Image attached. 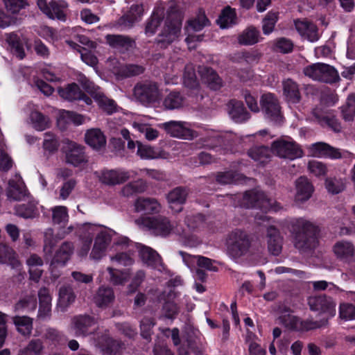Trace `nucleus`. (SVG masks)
Returning <instances> with one entry per match:
<instances>
[{
	"instance_id": "nucleus-36",
	"label": "nucleus",
	"mask_w": 355,
	"mask_h": 355,
	"mask_svg": "<svg viewBox=\"0 0 355 355\" xmlns=\"http://www.w3.org/2000/svg\"><path fill=\"white\" fill-rule=\"evenodd\" d=\"M313 116L315 120L322 126H328L337 132L341 130V125L334 116L331 114L322 115L317 110L313 111Z\"/></svg>"
},
{
	"instance_id": "nucleus-44",
	"label": "nucleus",
	"mask_w": 355,
	"mask_h": 355,
	"mask_svg": "<svg viewBox=\"0 0 355 355\" xmlns=\"http://www.w3.org/2000/svg\"><path fill=\"white\" fill-rule=\"evenodd\" d=\"M71 122L76 125L82 124L83 122V116L73 112L62 111L58 119V124L60 128H65V125Z\"/></svg>"
},
{
	"instance_id": "nucleus-25",
	"label": "nucleus",
	"mask_w": 355,
	"mask_h": 355,
	"mask_svg": "<svg viewBox=\"0 0 355 355\" xmlns=\"http://www.w3.org/2000/svg\"><path fill=\"white\" fill-rule=\"evenodd\" d=\"M268 249L273 255H278L282 249V237L279 231L274 226H269L266 232Z\"/></svg>"
},
{
	"instance_id": "nucleus-9",
	"label": "nucleus",
	"mask_w": 355,
	"mask_h": 355,
	"mask_svg": "<svg viewBox=\"0 0 355 355\" xmlns=\"http://www.w3.org/2000/svg\"><path fill=\"white\" fill-rule=\"evenodd\" d=\"M273 154L283 159L293 160L303 155V151L300 146L291 139H279L274 141L271 145Z\"/></svg>"
},
{
	"instance_id": "nucleus-27",
	"label": "nucleus",
	"mask_w": 355,
	"mask_h": 355,
	"mask_svg": "<svg viewBox=\"0 0 355 355\" xmlns=\"http://www.w3.org/2000/svg\"><path fill=\"white\" fill-rule=\"evenodd\" d=\"M130 175L128 171L120 170H106L102 172L101 180L103 183L108 185L121 184L128 179Z\"/></svg>"
},
{
	"instance_id": "nucleus-11",
	"label": "nucleus",
	"mask_w": 355,
	"mask_h": 355,
	"mask_svg": "<svg viewBox=\"0 0 355 355\" xmlns=\"http://www.w3.org/2000/svg\"><path fill=\"white\" fill-rule=\"evenodd\" d=\"M308 304L311 311L323 314L322 318L329 320L336 313V302L325 295L309 297Z\"/></svg>"
},
{
	"instance_id": "nucleus-17",
	"label": "nucleus",
	"mask_w": 355,
	"mask_h": 355,
	"mask_svg": "<svg viewBox=\"0 0 355 355\" xmlns=\"http://www.w3.org/2000/svg\"><path fill=\"white\" fill-rule=\"evenodd\" d=\"M96 323L95 318L88 315H79L71 320V329L76 336L85 337L92 334L90 328Z\"/></svg>"
},
{
	"instance_id": "nucleus-35",
	"label": "nucleus",
	"mask_w": 355,
	"mask_h": 355,
	"mask_svg": "<svg viewBox=\"0 0 355 355\" xmlns=\"http://www.w3.org/2000/svg\"><path fill=\"white\" fill-rule=\"evenodd\" d=\"M37 202L29 200L27 204H21L15 207V214L19 217L28 219L38 216L39 211L37 207Z\"/></svg>"
},
{
	"instance_id": "nucleus-62",
	"label": "nucleus",
	"mask_w": 355,
	"mask_h": 355,
	"mask_svg": "<svg viewBox=\"0 0 355 355\" xmlns=\"http://www.w3.org/2000/svg\"><path fill=\"white\" fill-rule=\"evenodd\" d=\"M112 232L111 230H101L96 236L94 244L107 250L112 240Z\"/></svg>"
},
{
	"instance_id": "nucleus-4",
	"label": "nucleus",
	"mask_w": 355,
	"mask_h": 355,
	"mask_svg": "<svg viewBox=\"0 0 355 355\" xmlns=\"http://www.w3.org/2000/svg\"><path fill=\"white\" fill-rule=\"evenodd\" d=\"M304 74L313 80L327 84L337 83L340 80L338 71L324 63H315L308 65L303 69Z\"/></svg>"
},
{
	"instance_id": "nucleus-30",
	"label": "nucleus",
	"mask_w": 355,
	"mask_h": 355,
	"mask_svg": "<svg viewBox=\"0 0 355 355\" xmlns=\"http://www.w3.org/2000/svg\"><path fill=\"white\" fill-rule=\"evenodd\" d=\"M283 92L288 103L296 104L301 100V94L298 85L288 78L283 81Z\"/></svg>"
},
{
	"instance_id": "nucleus-29",
	"label": "nucleus",
	"mask_w": 355,
	"mask_h": 355,
	"mask_svg": "<svg viewBox=\"0 0 355 355\" xmlns=\"http://www.w3.org/2000/svg\"><path fill=\"white\" fill-rule=\"evenodd\" d=\"M86 143L95 150H101L105 146L106 138L98 128L88 130L85 135Z\"/></svg>"
},
{
	"instance_id": "nucleus-48",
	"label": "nucleus",
	"mask_w": 355,
	"mask_h": 355,
	"mask_svg": "<svg viewBox=\"0 0 355 355\" xmlns=\"http://www.w3.org/2000/svg\"><path fill=\"white\" fill-rule=\"evenodd\" d=\"M137 154L141 158L145 159H153L157 158H166L164 153L162 152L156 151L153 147L144 145L140 142H137Z\"/></svg>"
},
{
	"instance_id": "nucleus-49",
	"label": "nucleus",
	"mask_w": 355,
	"mask_h": 355,
	"mask_svg": "<svg viewBox=\"0 0 355 355\" xmlns=\"http://www.w3.org/2000/svg\"><path fill=\"white\" fill-rule=\"evenodd\" d=\"M75 299L76 295L71 287L62 286L60 288L58 304L60 306L67 307L75 301Z\"/></svg>"
},
{
	"instance_id": "nucleus-33",
	"label": "nucleus",
	"mask_w": 355,
	"mask_h": 355,
	"mask_svg": "<svg viewBox=\"0 0 355 355\" xmlns=\"http://www.w3.org/2000/svg\"><path fill=\"white\" fill-rule=\"evenodd\" d=\"M199 72L203 80L211 89L218 90L222 87L223 81L213 69L203 67L200 69Z\"/></svg>"
},
{
	"instance_id": "nucleus-60",
	"label": "nucleus",
	"mask_w": 355,
	"mask_h": 355,
	"mask_svg": "<svg viewBox=\"0 0 355 355\" xmlns=\"http://www.w3.org/2000/svg\"><path fill=\"white\" fill-rule=\"evenodd\" d=\"M241 178V174L232 171L220 172L216 175V181L222 184L236 183Z\"/></svg>"
},
{
	"instance_id": "nucleus-34",
	"label": "nucleus",
	"mask_w": 355,
	"mask_h": 355,
	"mask_svg": "<svg viewBox=\"0 0 355 355\" xmlns=\"http://www.w3.org/2000/svg\"><path fill=\"white\" fill-rule=\"evenodd\" d=\"M279 323L290 330H299L300 318L291 314L288 308H284L278 317Z\"/></svg>"
},
{
	"instance_id": "nucleus-63",
	"label": "nucleus",
	"mask_w": 355,
	"mask_h": 355,
	"mask_svg": "<svg viewBox=\"0 0 355 355\" xmlns=\"http://www.w3.org/2000/svg\"><path fill=\"white\" fill-rule=\"evenodd\" d=\"M132 126L139 132L144 133L146 139L149 141L155 139L159 135V132L156 129L146 124L134 122Z\"/></svg>"
},
{
	"instance_id": "nucleus-21",
	"label": "nucleus",
	"mask_w": 355,
	"mask_h": 355,
	"mask_svg": "<svg viewBox=\"0 0 355 355\" xmlns=\"http://www.w3.org/2000/svg\"><path fill=\"white\" fill-rule=\"evenodd\" d=\"M189 194V189L185 187H177L171 190L167 196V202L171 209H174V205H180V207L175 209L176 212L182 210V205L186 202Z\"/></svg>"
},
{
	"instance_id": "nucleus-5",
	"label": "nucleus",
	"mask_w": 355,
	"mask_h": 355,
	"mask_svg": "<svg viewBox=\"0 0 355 355\" xmlns=\"http://www.w3.org/2000/svg\"><path fill=\"white\" fill-rule=\"evenodd\" d=\"M181 25L178 14L172 10L168 11L164 26L157 36V44L165 49L173 42L180 35Z\"/></svg>"
},
{
	"instance_id": "nucleus-37",
	"label": "nucleus",
	"mask_w": 355,
	"mask_h": 355,
	"mask_svg": "<svg viewBox=\"0 0 355 355\" xmlns=\"http://www.w3.org/2000/svg\"><path fill=\"white\" fill-rule=\"evenodd\" d=\"M180 254L182 256L184 262L187 266H189V259L190 258H193L196 259L197 264L200 268H203L207 269V270L214 272H216L218 270L217 266L214 265L215 261L209 258L200 255L191 257L190 254L182 251L180 252Z\"/></svg>"
},
{
	"instance_id": "nucleus-18",
	"label": "nucleus",
	"mask_w": 355,
	"mask_h": 355,
	"mask_svg": "<svg viewBox=\"0 0 355 355\" xmlns=\"http://www.w3.org/2000/svg\"><path fill=\"white\" fill-rule=\"evenodd\" d=\"M295 201L300 203L307 201L314 191L312 183L306 177L301 176L295 180Z\"/></svg>"
},
{
	"instance_id": "nucleus-6",
	"label": "nucleus",
	"mask_w": 355,
	"mask_h": 355,
	"mask_svg": "<svg viewBox=\"0 0 355 355\" xmlns=\"http://www.w3.org/2000/svg\"><path fill=\"white\" fill-rule=\"evenodd\" d=\"M78 81L83 89L94 98L103 111L108 114L116 111L117 105L115 101L106 97L99 87L95 85L85 76H80Z\"/></svg>"
},
{
	"instance_id": "nucleus-38",
	"label": "nucleus",
	"mask_w": 355,
	"mask_h": 355,
	"mask_svg": "<svg viewBox=\"0 0 355 355\" xmlns=\"http://www.w3.org/2000/svg\"><path fill=\"white\" fill-rule=\"evenodd\" d=\"M12 319L19 334L24 336L31 335L33 329V319L25 315H16Z\"/></svg>"
},
{
	"instance_id": "nucleus-42",
	"label": "nucleus",
	"mask_w": 355,
	"mask_h": 355,
	"mask_svg": "<svg viewBox=\"0 0 355 355\" xmlns=\"http://www.w3.org/2000/svg\"><path fill=\"white\" fill-rule=\"evenodd\" d=\"M271 152V149L264 146H254L249 149L248 155L254 161L264 164L270 159Z\"/></svg>"
},
{
	"instance_id": "nucleus-8",
	"label": "nucleus",
	"mask_w": 355,
	"mask_h": 355,
	"mask_svg": "<svg viewBox=\"0 0 355 355\" xmlns=\"http://www.w3.org/2000/svg\"><path fill=\"white\" fill-rule=\"evenodd\" d=\"M260 105L265 117L275 125H281L284 116L277 96L272 93L264 94L260 99Z\"/></svg>"
},
{
	"instance_id": "nucleus-55",
	"label": "nucleus",
	"mask_w": 355,
	"mask_h": 355,
	"mask_svg": "<svg viewBox=\"0 0 355 355\" xmlns=\"http://www.w3.org/2000/svg\"><path fill=\"white\" fill-rule=\"evenodd\" d=\"M43 349V342L40 339H33L21 351L20 355H41Z\"/></svg>"
},
{
	"instance_id": "nucleus-12",
	"label": "nucleus",
	"mask_w": 355,
	"mask_h": 355,
	"mask_svg": "<svg viewBox=\"0 0 355 355\" xmlns=\"http://www.w3.org/2000/svg\"><path fill=\"white\" fill-rule=\"evenodd\" d=\"M37 6L49 18L58 19L61 21L66 20L65 12L67 3L64 1L37 0Z\"/></svg>"
},
{
	"instance_id": "nucleus-57",
	"label": "nucleus",
	"mask_w": 355,
	"mask_h": 355,
	"mask_svg": "<svg viewBox=\"0 0 355 355\" xmlns=\"http://www.w3.org/2000/svg\"><path fill=\"white\" fill-rule=\"evenodd\" d=\"M343 119L345 121H352L355 116V94H350L345 105L342 107Z\"/></svg>"
},
{
	"instance_id": "nucleus-59",
	"label": "nucleus",
	"mask_w": 355,
	"mask_h": 355,
	"mask_svg": "<svg viewBox=\"0 0 355 355\" xmlns=\"http://www.w3.org/2000/svg\"><path fill=\"white\" fill-rule=\"evenodd\" d=\"M183 78L184 84L186 87L191 89H196L198 87L195 71L191 65L185 67Z\"/></svg>"
},
{
	"instance_id": "nucleus-31",
	"label": "nucleus",
	"mask_w": 355,
	"mask_h": 355,
	"mask_svg": "<svg viewBox=\"0 0 355 355\" xmlns=\"http://www.w3.org/2000/svg\"><path fill=\"white\" fill-rule=\"evenodd\" d=\"M334 252L336 256L342 260L350 261L355 257V248L352 243L340 241L335 243Z\"/></svg>"
},
{
	"instance_id": "nucleus-56",
	"label": "nucleus",
	"mask_w": 355,
	"mask_h": 355,
	"mask_svg": "<svg viewBox=\"0 0 355 355\" xmlns=\"http://www.w3.org/2000/svg\"><path fill=\"white\" fill-rule=\"evenodd\" d=\"M145 71V68L139 64H125L122 66L119 71V74L123 77H132L142 74Z\"/></svg>"
},
{
	"instance_id": "nucleus-20",
	"label": "nucleus",
	"mask_w": 355,
	"mask_h": 355,
	"mask_svg": "<svg viewBox=\"0 0 355 355\" xmlns=\"http://www.w3.org/2000/svg\"><path fill=\"white\" fill-rule=\"evenodd\" d=\"M98 343L101 347L103 355H121L125 349L123 342L110 338L107 334L102 336L98 339Z\"/></svg>"
},
{
	"instance_id": "nucleus-47",
	"label": "nucleus",
	"mask_w": 355,
	"mask_h": 355,
	"mask_svg": "<svg viewBox=\"0 0 355 355\" xmlns=\"http://www.w3.org/2000/svg\"><path fill=\"white\" fill-rule=\"evenodd\" d=\"M164 11L162 8H157L154 10L146 26L145 31L146 34L153 35L155 33L164 19Z\"/></svg>"
},
{
	"instance_id": "nucleus-58",
	"label": "nucleus",
	"mask_w": 355,
	"mask_h": 355,
	"mask_svg": "<svg viewBox=\"0 0 355 355\" xmlns=\"http://www.w3.org/2000/svg\"><path fill=\"white\" fill-rule=\"evenodd\" d=\"M325 188L329 193L338 194L345 189V186L342 179L329 178L325 180Z\"/></svg>"
},
{
	"instance_id": "nucleus-28",
	"label": "nucleus",
	"mask_w": 355,
	"mask_h": 355,
	"mask_svg": "<svg viewBox=\"0 0 355 355\" xmlns=\"http://www.w3.org/2000/svg\"><path fill=\"white\" fill-rule=\"evenodd\" d=\"M310 151L314 157H326L332 159H337L341 157L338 149L324 142H318L312 144L310 147Z\"/></svg>"
},
{
	"instance_id": "nucleus-43",
	"label": "nucleus",
	"mask_w": 355,
	"mask_h": 355,
	"mask_svg": "<svg viewBox=\"0 0 355 355\" xmlns=\"http://www.w3.org/2000/svg\"><path fill=\"white\" fill-rule=\"evenodd\" d=\"M259 31L251 26L239 35L238 42L242 45H253L259 42Z\"/></svg>"
},
{
	"instance_id": "nucleus-23",
	"label": "nucleus",
	"mask_w": 355,
	"mask_h": 355,
	"mask_svg": "<svg viewBox=\"0 0 355 355\" xmlns=\"http://www.w3.org/2000/svg\"><path fill=\"white\" fill-rule=\"evenodd\" d=\"M135 211L145 214H157L161 211V205L155 199L151 198H138L134 203Z\"/></svg>"
},
{
	"instance_id": "nucleus-14",
	"label": "nucleus",
	"mask_w": 355,
	"mask_h": 355,
	"mask_svg": "<svg viewBox=\"0 0 355 355\" xmlns=\"http://www.w3.org/2000/svg\"><path fill=\"white\" fill-rule=\"evenodd\" d=\"M159 127L173 137L192 139L197 135L196 132L187 127L184 122L171 121L159 124Z\"/></svg>"
},
{
	"instance_id": "nucleus-54",
	"label": "nucleus",
	"mask_w": 355,
	"mask_h": 355,
	"mask_svg": "<svg viewBox=\"0 0 355 355\" xmlns=\"http://www.w3.org/2000/svg\"><path fill=\"white\" fill-rule=\"evenodd\" d=\"M327 324L328 318H321L319 320H313L312 319H308L306 320H300L298 331H308L326 327Z\"/></svg>"
},
{
	"instance_id": "nucleus-19",
	"label": "nucleus",
	"mask_w": 355,
	"mask_h": 355,
	"mask_svg": "<svg viewBox=\"0 0 355 355\" xmlns=\"http://www.w3.org/2000/svg\"><path fill=\"white\" fill-rule=\"evenodd\" d=\"M139 256L144 263L159 271L164 269L162 259L159 254L153 248L141 245L139 250Z\"/></svg>"
},
{
	"instance_id": "nucleus-41",
	"label": "nucleus",
	"mask_w": 355,
	"mask_h": 355,
	"mask_svg": "<svg viewBox=\"0 0 355 355\" xmlns=\"http://www.w3.org/2000/svg\"><path fill=\"white\" fill-rule=\"evenodd\" d=\"M30 120L33 127L37 131H43L51 125L49 118L38 111L31 112Z\"/></svg>"
},
{
	"instance_id": "nucleus-15",
	"label": "nucleus",
	"mask_w": 355,
	"mask_h": 355,
	"mask_svg": "<svg viewBox=\"0 0 355 355\" xmlns=\"http://www.w3.org/2000/svg\"><path fill=\"white\" fill-rule=\"evenodd\" d=\"M6 196L10 201H21L29 199V193L19 175H16L15 179L8 181Z\"/></svg>"
},
{
	"instance_id": "nucleus-13",
	"label": "nucleus",
	"mask_w": 355,
	"mask_h": 355,
	"mask_svg": "<svg viewBox=\"0 0 355 355\" xmlns=\"http://www.w3.org/2000/svg\"><path fill=\"white\" fill-rule=\"evenodd\" d=\"M65 155L66 162L78 166L87 162L84 147L73 141H68L62 148Z\"/></svg>"
},
{
	"instance_id": "nucleus-2",
	"label": "nucleus",
	"mask_w": 355,
	"mask_h": 355,
	"mask_svg": "<svg viewBox=\"0 0 355 355\" xmlns=\"http://www.w3.org/2000/svg\"><path fill=\"white\" fill-rule=\"evenodd\" d=\"M162 92L157 83L141 80L137 83L132 89L133 99L145 107H150L161 99Z\"/></svg>"
},
{
	"instance_id": "nucleus-46",
	"label": "nucleus",
	"mask_w": 355,
	"mask_h": 355,
	"mask_svg": "<svg viewBox=\"0 0 355 355\" xmlns=\"http://www.w3.org/2000/svg\"><path fill=\"white\" fill-rule=\"evenodd\" d=\"M59 95L69 101H76L81 96V90L76 83L67 85L64 87L58 89Z\"/></svg>"
},
{
	"instance_id": "nucleus-51",
	"label": "nucleus",
	"mask_w": 355,
	"mask_h": 355,
	"mask_svg": "<svg viewBox=\"0 0 355 355\" xmlns=\"http://www.w3.org/2000/svg\"><path fill=\"white\" fill-rule=\"evenodd\" d=\"M236 19L235 10L230 7H226L223 10L217 21L221 28H225L236 24Z\"/></svg>"
},
{
	"instance_id": "nucleus-26",
	"label": "nucleus",
	"mask_w": 355,
	"mask_h": 355,
	"mask_svg": "<svg viewBox=\"0 0 355 355\" xmlns=\"http://www.w3.org/2000/svg\"><path fill=\"white\" fill-rule=\"evenodd\" d=\"M107 42L113 48L121 51H128L135 47V41L128 36L122 35H107Z\"/></svg>"
},
{
	"instance_id": "nucleus-10",
	"label": "nucleus",
	"mask_w": 355,
	"mask_h": 355,
	"mask_svg": "<svg viewBox=\"0 0 355 355\" xmlns=\"http://www.w3.org/2000/svg\"><path fill=\"white\" fill-rule=\"evenodd\" d=\"M275 205L276 202L272 199L267 198L263 191L254 189L248 191L243 194L240 205L246 208L257 207L264 211H267L271 209H274L276 211Z\"/></svg>"
},
{
	"instance_id": "nucleus-45",
	"label": "nucleus",
	"mask_w": 355,
	"mask_h": 355,
	"mask_svg": "<svg viewBox=\"0 0 355 355\" xmlns=\"http://www.w3.org/2000/svg\"><path fill=\"white\" fill-rule=\"evenodd\" d=\"M146 189V183L142 180H138L125 184L121 189V193L123 196L130 197L135 194L141 193Z\"/></svg>"
},
{
	"instance_id": "nucleus-3",
	"label": "nucleus",
	"mask_w": 355,
	"mask_h": 355,
	"mask_svg": "<svg viewBox=\"0 0 355 355\" xmlns=\"http://www.w3.org/2000/svg\"><path fill=\"white\" fill-rule=\"evenodd\" d=\"M226 245L227 255L232 260L238 262L250 252L251 242L245 232L236 230L229 234Z\"/></svg>"
},
{
	"instance_id": "nucleus-64",
	"label": "nucleus",
	"mask_w": 355,
	"mask_h": 355,
	"mask_svg": "<svg viewBox=\"0 0 355 355\" xmlns=\"http://www.w3.org/2000/svg\"><path fill=\"white\" fill-rule=\"evenodd\" d=\"M57 242L58 239L54 236L53 230L48 229L44 233V252L46 255H51L53 249Z\"/></svg>"
},
{
	"instance_id": "nucleus-52",
	"label": "nucleus",
	"mask_w": 355,
	"mask_h": 355,
	"mask_svg": "<svg viewBox=\"0 0 355 355\" xmlns=\"http://www.w3.org/2000/svg\"><path fill=\"white\" fill-rule=\"evenodd\" d=\"M187 28L189 31H200L205 26L210 24L209 20L207 19L204 12H200L195 18L188 21Z\"/></svg>"
},
{
	"instance_id": "nucleus-7",
	"label": "nucleus",
	"mask_w": 355,
	"mask_h": 355,
	"mask_svg": "<svg viewBox=\"0 0 355 355\" xmlns=\"http://www.w3.org/2000/svg\"><path fill=\"white\" fill-rule=\"evenodd\" d=\"M135 223L141 229L150 230L155 234L164 236L168 235L174 228V224L163 216L140 217Z\"/></svg>"
},
{
	"instance_id": "nucleus-61",
	"label": "nucleus",
	"mask_w": 355,
	"mask_h": 355,
	"mask_svg": "<svg viewBox=\"0 0 355 355\" xmlns=\"http://www.w3.org/2000/svg\"><path fill=\"white\" fill-rule=\"evenodd\" d=\"M58 146L59 141L56 135L51 132H46L43 141V148L44 150L53 153L58 150Z\"/></svg>"
},
{
	"instance_id": "nucleus-40",
	"label": "nucleus",
	"mask_w": 355,
	"mask_h": 355,
	"mask_svg": "<svg viewBox=\"0 0 355 355\" xmlns=\"http://www.w3.org/2000/svg\"><path fill=\"white\" fill-rule=\"evenodd\" d=\"M37 307V300L34 295H28L21 298L14 306L15 312H31Z\"/></svg>"
},
{
	"instance_id": "nucleus-22",
	"label": "nucleus",
	"mask_w": 355,
	"mask_h": 355,
	"mask_svg": "<svg viewBox=\"0 0 355 355\" xmlns=\"http://www.w3.org/2000/svg\"><path fill=\"white\" fill-rule=\"evenodd\" d=\"M230 117L236 123H243L250 117L241 101L233 99L227 104Z\"/></svg>"
},
{
	"instance_id": "nucleus-39",
	"label": "nucleus",
	"mask_w": 355,
	"mask_h": 355,
	"mask_svg": "<svg viewBox=\"0 0 355 355\" xmlns=\"http://www.w3.org/2000/svg\"><path fill=\"white\" fill-rule=\"evenodd\" d=\"M185 98L179 92L173 91L164 98L163 105L166 110H175L182 107Z\"/></svg>"
},
{
	"instance_id": "nucleus-50",
	"label": "nucleus",
	"mask_w": 355,
	"mask_h": 355,
	"mask_svg": "<svg viewBox=\"0 0 355 355\" xmlns=\"http://www.w3.org/2000/svg\"><path fill=\"white\" fill-rule=\"evenodd\" d=\"M52 222L54 225L64 226L69 220L68 209L64 206H55L51 209Z\"/></svg>"
},
{
	"instance_id": "nucleus-24",
	"label": "nucleus",
	"mask_w": 355,
	"mask_h": 355,
	"mask_svg": "<svg viewBox=\"0 0 355 355\" xmlns=\"http://www.w3.org/2000/svg\"><path fill=\"white\" fill-rule=\"evenodd\" d=\"M115 295L113 289L109 286H100L94 296V302L101 309H105L113 304Z\"/></svg>"
},
{
	"instance_id": "nucleus-53",
	"label": "nucleus",
	"mask_w": 355,
	"mask_h": 355,
	"mask_svg": "<svg viewBox=\"0 0 355 355\" xmlns=\"http://www.w3.org/2000/svg\"><path fill=\"white\" fill-rule=\"evenodd\" d=\"M6 41L12 48L14 53L19 58L23 59L25 56L23 46L18 35L14 33L6 35Z\"/></svg>"
},
{
	"instance_id": "nucleus-16",
	"label": "nucleus",
	"mask_w": 355,
	"mask_h": 355,
	"mask_svg": "<svg viewBox=\"0 0 355 355\" xmlns=\"http://www.w3.org/2000/svg\"><path fill=\"white\" fill-rule=\"evenodd\" d=\"M295 29L304 38L311 42H316L320 38L317 26L306 19H297L294 20Z\"/></svg>"
},
{
	"instance_id": "nucleus-32",
	"label": "nucleus",
	"mask_w": 355,
	"mask_h": 355,
	"mask_svg": "<svg viewBox=\"0 0 355 355\" xmlns=\"http://www.w3.org/2000/svg\"><path fill=\"white\" fill-rule=\"evenodd\" d=\"M74 250L73 244L70 241H64L56 251L53 259L52 265L60 264L64 266L70 259Z\"/></svg>"
},
{
	"instance_id": "nucleus-1",
	"label": "nucleus",
	"mask_w": 355,
	"mask_h": 355,
	"mask_svg": "<svg viewBox=\"0 0 355 355\" xmlns=\"http://www.w3.org/2000/svg\"><path fill=\"white\" fill-rule=\"evenodd\" d=\"M294 245L301 252H306L316 247L317 227L304 218H297L292 223Z\"/></svg>"
}]
</instances>
